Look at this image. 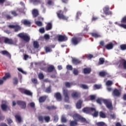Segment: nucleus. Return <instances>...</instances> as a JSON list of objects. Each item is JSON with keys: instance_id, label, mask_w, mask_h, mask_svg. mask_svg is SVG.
Segmentation results:
<instances>
[{"instance_id": "f257e3e1", "label": "nucleus", "mask_w": 126, "mask_h": 126, "mask_svg": "<svg viewBox=\"0 0 126 126\" xmlns=\"http://www.w3.org/2000/svg\"><path fill=\"white\" fill-rule=\"evenodd\" d=\"M96 102L98 104H99V105H101L102 104V102H103L105 105H106L107 109H109V110H112L113 109L112 102L109 100L104 99L102 98H98L96 100Z\"/></svg>"}, {"instance_id": "f03ea898", "label": "nucleus", "mask_w": 126, "mask_h": 126, "mask_svg": "<svg viewBox=\"0 0 126 126\" xmlns=\"http://www.w3.org/2000/svg\"><path fill=\"white\" fill-rule=\"evenodd\" d=\"M83 112L86 114H91L92 112H94L93 116L98 117V111H96V109L94 108H85L83 109Z\"/></svg>"}, {"instance_id": "7ed1b4c3", "label": "nucleus", "mask_w": 126, "mask_h": 126, "mask_svg": "<svg viewBox=\"0 0 126 126\" xmlns=\"http://www.w3.org/2000/svg\"><path fill=\"white\" fill-rule=\"evenodd\" d=\"M18 36L26 42H29L30 41V36L27 33H20L18 34Z\"/></svg>"}, {"instance_id": "20e7f679", "label": "nucleus", "mask_w": 126, "mask_h": 126, "mask_svg": "<svg viewBox=\"0 0 126 126\" xmlns=\"http://www.w3.org/2000/svg\"><path fill=\"white\" fill-rule=\"evenodd\" d=\"M73 118L74 120L77 122V121H81V122H85L86 119L85 118L82 117L78 114H75L73 116Z\"/></svg>"}, {"instance_id": "39448f33", "label": "nucleus", "mask_w": 126, "mask_h": 126, "mask_svg": "<svg viewBox=\"0 0 126 126\" xmlns=\"http://www.w3.org/2000/svg\"><path fill=\"white\" fill-rule=\"evenodd\" d=\"M1 108L2 111H4V112H6L7 110H9V107L7 106V102L5 101H2Z\"/></svg>"}, {"instance_id": "423d86ee", "label": "nucleus", "mask_w": 126, "mask_h": 126, "mask_svg": "<svg viewBox=\"0 0 126 126\" xmlns=\"http://www.w3.org/2000/svg\"><path fill=\"white\" fill-rule=\"evenodd\" d=\"M57 16L59 17L60 19H63V20H67L68 19V17H65V16L62 13V11L60 10L57 12Z\"/></svg>"}, {"instance_id": "0eeeda50", "label": "nucleus", "mask_w": 126, "mask_h": 126, "mask_svg": "<svg viewBox=\"0 0 126 126\" xmlns=\"http://www.w3.org/2000/svg\"><path fill=\"white\" fill-rule=\"evenodd\" d=\"M70 91H67L65 89H63V94L65 97V101L67 102L69 100V96H68V94H69Z\"/></svg>"}, {"instance_id": "6e6552de", "label": "nucleus", "mask_w": 126, "mask_h": 126, "mask_svg": "<svg viewBox=\"0 0 126 126\" xmlns=\"http://www.w3.org/2000/svg\"><path fill=\"white\" fill-rule=\"evenodd\" d=\"M110 8L108 6H106L103 9V12L106 14V15H112V12L109 11Z\"/></svg>"}, {"instance_id": "1a4fd4ad", "label": "nucleus", "mask_w": 126, "mask_h": 126, "mask_svg": "<svg viewBox=\"0 0 126 126\" xmlns=\"http://www.w3.org/2000/svg\"><path fill=\"white\" fill-rule=\"evenodd\" d=\"M81 41V37H73L72 39V42L73 45H77Z\"/></svg>"}, {"instance_id": "9d476101", "label": "nucleus", "mask_w": 126, "mask_h": 126, "mask_svg": "<svg viewBox=\"0 0 126 126\" xmlns=\"http://www.w3.org/2000/svg\"><path fill=\"white\" fill-rule=\"evenodd\" d=\"M17 104L20 106L21 108L22 109H25L26 108V103L23 101L19 100L17 101Z\"/></svg>"}, {"instance_id": "9b49d317", "label": "nucleus", "mask_w": 126, "mask_h": 126, "mask_svg": "<svg viewBox=\"0 0 126 126\" xmlns=\"http://www.w3.org/2000/svg\"><path fill=\"white\" fill-rule=\"evenodd\" d=\"M66 40H67V37L66 36L61 35L58 36V41L60 42H63Z\"/></svg>"}, {"instance_id": "f8f14e48", "label": "nucleus", "mask_w": 126, "mask_h": 126, "mask_svg": "<svg viewBox=\"0 0 126 126\" xmlns=\"http://www.w3.org/2000/svg\"><path fill=\"white\" fill-rule=\"evenodd\" d=\"M8 27H9V28L15 29L16 32H17L18 30H20V27L18 25H9L8 26Z\"/></svg>"}, {"instance_id": "ddd939ff", "label": "nucleus", "mask_w": 126, "mask_h": 126, "mask_svg": "<svg viewBox=\"0 0 126 126\" xmlns=\"http://www.w3.org/2000/svg\"><path fill=\"white\" fill-rule=\"evenodd\" d=\"M4 43L5 44H9L10 45H12V44H14L13 40L8 38H5Z\"/></svg>"}, {"instance_id": "4468645a", "label": "nucleus", "mask_w": 126, "mask_h": 126, "mask_svg": "<svg viewBox=\"0 0 126 126\" xmlns=\"http://www.w3.org/2000/svg\"><path fill=\"white\" fill-rule=\"evenodd\" d=\"M105 48H106L107 50H112V49L114 48V44H113V43L112 42H110L109 44L105 45Z\"/></svg>"}, {"instance_id": "2eb2a0df", "label": "nucleus", "mask_w": 126, "mask_h": 126, "mask_svg": "<svg viewBox=\"0 0 126 126\" xmlns=\"http://www.w3.org/2000/svg\"><path fill=\"white\" fill-rule=\"evenodd\" d=\"M113 95L116 97H119L121 95V92L118 89H115L113 91Z\"/></svg>"}, {"instance_id": "dca6fc26", "label": "nucleus", "mask_w": 126, "mask_h": 126, "mask_svg": "<svg viewBox=\"0 0 126 126\" xmlns=\"http://www.w3.org/2000/svg\"><path fill=\"white\" fill-rule=\"evenodd\" d=\"M71 96L74 98H77L79 96V93L76 91H73Z\"/></svg>"}, {"instance_id": "f3484780", "label": "nucleus", "mask_w": 126, "mask_h": 126, "mask_svg": "<svg viewBox=\"0 0 126 126\" xmlns=\"http://www.w3.org/2000/svg\"><path fill=\"white\" fill-rule=\"evenodd\" d=\"M55 97L56 98L58 101H61L62 100V95H61L60 93L55 94Z\"/></svg>"}, {"instance_id": "a211bd4d", "label": "nucleus", "mask_w": 126, "mask_h": 126, "mask_svg": "<svg viewBox=\"0 0 126 126\" xmlns=\"http://www.w3.org/2000/svg\"><path fill=\"white\" fill-rule=\"evenodd\" d=\"M30 2L34 4H39V3H42V0H30Z\"/></svg>"}, {"instance_id": "6ab92c4d", "label": "nucleus", "mask_w": 126, "mask_h": 126, "mask_svg": "<svg viewBox=\"0 0 126 126\" xmlns=\"http://www.w3.org/2000/svg\"><path fill=\"white\" fill-rule=\"evenodd\" d=\"M120 65L121 66H123L124 68L126 69V61L125 60H122L121 63Z\"/></svg>"}, {"instance_id": "aec40b11", "label": "nucleus", "mask_w": 126, "mask_h": 126, "mask_svg": "<svg viewBox=\"0 0 126 126\" xmlns=\"http://www.w3.org/2000/svg\"><path fill=\"white\" fill-rule=\"evenodd\" d=\"M115 24H116V25H118V26H119L120 27H122V28H124V29H126V24H120L119 22H116L115 23Z\"/></svg>"}, {"instance_id": "412c9836", "label": "nucleus", "mask_w": 126, "mask_h": 126, "mask_svg": "<svg viewBox=\"0 0 126 126\" xmlns=\"http://www.w3.org/2000/svg\"><path fill=\"white\" fill-rule=\"evenodd\" d=\"M32 15L34 17H36L39 15V12L37 9H33L32 10Z\"/></svg>"}, {"instance_id": "4be33fe9", "label": "nucleus", "mask_w": 126, "mask_h": 126, "mask_svg": "<svg viewBox=\"0 0 126 126\" xmlns=\"http://www.w3.org/2000/svg\"><path fill=\"white\" fill-rule=\"evenodd\" d=\"M81 62L80 61H79L78 59H76L75 58H73L72 59V63L74 64H78L79 63H80Z\"/></svg>"}, {"instance_id": "5701e85b", "label": "nucleus", "mask_w": 126, "mask_h": 126, "mask_svg": "<svg viewBox=\"0 0 126 126\" xmlns=\"http://www.w3.org/2000/svg\"><path fill=\"white\" fill-rule=\"evenodd\" d=\"M53 70H55V66L53 65H50L47 69L48 72H52Z\"/></svg>"}, {"instance_id": "b1692460", "label": "nucleus", "mask_w": 126, "mask_h": 126, "mask_svg": "<svg viewBox=\"0 0 126 126\" xmlns=\"http://www.w3.org/2000/svg\"><path fill=\"white\" fill-rule=\"evenodd\" d=\"M47 98L46 96H41L39 99V103H43V102H45L46 100V99Z\"/></svg>"}, {"instance_id": "393cba45", "label": "nucleus", "mask_w": 126, "mask_h": 126, "mask_svg": "<svg viewBox=\"0 0 126 126\" xmlns=\"http://www.w3.org/2000/svg\"><path fill=\"white\" fill-rule=\"evenodd\" d=\"M81 104H82V100H79V101L77 102V103L76 105L77 109H81Z\"/></svg>"}, {"instance_id": "a878e982", "label": "nucleus", "mask_w": 126, "mask_h": 126, "mask_svg": "<svg viewBox=\"0 0 126 126\" xmlns=\"http://www.w3.org/2000/svg\"><path fill=\"white\" fill-rule=\"evenodd\" d=\"M91 34H92V36H93V37H94V38H100V37H101V35H100V34L99 33H92Z\"/></svg>"}, {"instance_id": "bb28decb", "label": "nucleus", "mask_w": 126, "mask_h": 126, "mask_svg": "<svg viewBox=\"0 0 126 126\" xmlns=\"http://www.w3.org/2000/svg\"><path fill=\"white\" fill-rule=\"evenodd\" d=\"M1 53L2 54V55H6V56H7V57H8L9 58H10L11 56L10 54H9V53H8V52L4 50L1 52Z\"/></svg>"}, {"instance_id": "cd10ccee", "label": "nucleus", "mask_w": 126, "mask_h": 126, "mask_svg": "<svg viewBox=\"0 0 126 126\" xmlns=\"http://www.w3.org/2000/svg\"><path fill=\"white\" fill-rule=\"evenodd\" d=\"M10 77V74L9 73H7L5 74V76L3 77V80H6V79H8Z\"/></svg>"}, {"instance_id": "c85d7f7f", "label": "nucleus", "mask_w": 126, "mask_h": 126, "mask_svg": "<svg viewBox=\"0 0 126 126\" xmlns=\"http://www.w3.org/2000/svg\"><path fill=\"white\" fill-rule=\"evenodd\" d=\"M22 23L24 24V25H29L30 24V21L27 20H23L21 21Z\"/></svg>"}, {"instance_id": "c756f323", "label": "nucleus", "mask_w": 126, "mask_h": 126, "mask_svg": "<svg viewBox=\"0 0 126 126\" xmlns=\"http://www.w3.org/2000/svg\"><path fill=\"white\" fill-rule=\"evenodd\" d=\"M51 29H52V23H49L46 26V30L48 31L49 30H51Z\"/></svg>"}, {"instance_id": "7c9ffc66", "label": "nucleus", "mask_w": 126, "mask_h": 126, "mask_svg": "<svg viewBox=\"0 0 126 126\" xmlns=\"http://www.w3.org/2000/svg\"><path fill=\"white\" fill-rule=\"evenodd\" d=\"M23 93L24 94H26V95H30V96L32 95V93H31V92L27 90H24Z\"/></svg>"}, {"instance_id": "2f4dec72", "label": "nucleus", "mask_w": 126, "mask_h": 126, "mask_svg": "<svg viewBox=\"0 0 126 126\" xmlns=\"http://www.w3.org/2000/svg\"><path fill=\"white\" fill-rule=\"evenodd\" d=\"M91 72V69L90 68H85L84 69V73H89Z\"/></svg>"}, {"instance_id": "473e14b6", "label": "nucleus", "mask_w": 126, "mask_h": 126, "mask_svg": "<svg viewBox=\"0 0 126 126\" xmlns=\"http://www.w3.org/2000/svg\"><path fill=\"white\" fill-rule=\"evenodd\" d=\"M99 74L100 76H102L103 77H104V76H106V75H108V73L106 71L100 72Z\"/></svg>"}, {"instance_id": "72a5a7b5", "label": "nucleus", "mask_w": 126, "mask_h": 126, "mask_svg": "<svg viewBox=\"0 0 126 126\" xmlns=\"http://www.w3.org/2000/svg\"><path fill=\"white\" fill-rule=\"evenodd\" d=\"M65 85L66 87H67V88H70V87H71V86H72V83H69L68 82H66L65 83Z\"/></svg>"}, {"instance_id": "f704fd0d", "label": "nucleus", "mask_w": 126, "mask_h": 126, "mask_svg": "<svg viewBox=\"0 0 126 126\" xmlns=\"http://www.w3.org/2000/svg\"><path fill=\"white\" fill-rule=\"evenodd\" d=\"M44 120L46 123H49L50 122V120H51V118L49 116H44Z\"/></svg>"}, {"instance_id": "c9c22d12", "label": "nucleus", "mask_w": 126, "mask_h": 126, "mask_svg": "<svg viewBox=\"0 0 126 126\" xmlns=\"http://www.w3.org/2000/svg\"><path fill=\"white\" fill-rule=\"evenodd\" d=\"M15 117L16 120H17V121L19 122V123H21V121L22 119H21V117H20V116L15 115Z\"/></svg>"}, {"instance_id": "e433bc0d", "label": "nucleus", "mask_w": 126, "mask_h": 126, "mask_svg": "<svg viewBox=\"0 0 126 126\" xmlns=\"http://www.w3.org/2000/svg\"><path fill=\"white\" fill-rule=\"evenodd\" d=\"M33 47L36 49H38V48H39V43H38L37 41H34Z\"/></svg>"}, {"instance_id": "4c0bfd02", "label": "nucleus", "mask_w": 126, "mask_h": 126, "mask_svg": "<svg viewBox=\"0 0 126 126\" xmlns=\"http://www.w3.org/2000/svg\"><path fill=\"white\" fill-rule=\"evenodd\" d=\"M35 23L37 25V26L41 27L43 26V23L41 21H35Z\"/></svg>"}, {"instance_id": "58836bf2", "label": "nucleus", "mask_w": 126, "mask_h": 126, "mask_svg": "<svg viewBox=\"0 0 126 126\" xmlns=\"http://www.w3.org/2000/svg\"><path fill=\"white\" fill-rule=\"evenodd\" d=\"M76 125H77V122L76 121H74L70 122V126H76Z\"/></svg>"}, {"instance_id": "ea45409f", "label": "nucleus", "mask_w": 126, "mask_h": 126, "mask_svg": "<svg viewBox=\"0 0 126 126\" xmlns=\"http://www.w3.org/2000/svg\"><path fill=\"white\" fill-rule=\"evenodd\" d=\"M113 84V82L112 81H107L106 83V86H111Z\"/></svg>"}, {"instance_id": "a19ab883", "label": "nucleus", "mask_w": 126, "mask_h": 126, "mask_svg": "<svg viewBox=\"0 0 126 126\" xmlns=\"http://www.w3.org/2000/svg\"><path fill=\"white\" fill-rule=\"evenodd\" d=\"M105 62V59L104 58H100L99 59V64H103Z\"/></svg>"}, {"instance_id": "79ce46f5", "label": "nucleus", "mask_w": 126, "mask_h": 126, "mask_svg": "<svg viewBox=\"0 0 126 126\" xmlns=\"http://www.w3.org/2000/svg\"><path fill=\"white\" fill-rule=\"evenodd\" d=\"M100 117V118H106V114L105 113H103L102 112H100L99 113Z\"/></svg>"}, {"instance_id": "37998d69", "label": "nucleus", "mask_w": 126, "mask_h": 126, "mask_svg": "<svg viewBox=\"0 0 126 126\" xmlns=\"http://www.w3.org/2000/svg\"><path fill=\"white\" fill-rule=\"evenodd\" d=\"M45 50L46 53H50V52H52V49L50 47H45Z\"/></svg>"}, {"instance_id": "c03bdc74", "label": "nucleus", "mask_w": 126, "mask_h": 126, "mask_svg": "<svg viewBox=\"0 0 126 126\" xmlns=\"http://www.w3.org/2000/svg\"><path fill=\"white\" fill-rule=\"evenodd\" d=\"M120 48L122 51H125V50H126V44L121 45Z\"/></svg>"}, {"instance_id": "a18cd8bd", "label": "nucleus", "mask_w": 126, "mask_h": 126, "mask_svg": "<svg viewBox=\"0 0 126 126\" xmlns=\"http://www.w3.org/2000/svg\"><path fill=\"white\" fill-rule=\"evenodd\" d=\"M97 126H105V123L101 122H98L96 123Z\"/></svg>"}, {"instance_id": "49530a36", "label": "nucleus", "mask_w": 126, "mask_h": 126, "mask_svg": "<svg viewBox=\"0 0 126 126\" xmlns=\"http://www.w3.org/2000/svg\"><path fill=\"white\" fill-rule=\"evenodd\" d=\"M61 121L62 123H66V119H65V117L64 116V115H62Z\"/></svg>"}, {"instance_id": "de8ad7c7", "label": "nucleus", "mask_w": 126, "mask_h": 126, "mask_svg": "<svg viewBox=\"0 0 126 126\" xmlns=\"http://www.w3.org/2000/svg\"><path fill=\"white\" fill-rule=\"evenodd\" d=\"M17 69L18 70H19V71H20V72H22V73H23V74H26V72L24 71L23 69H22V68H18Z\"/></svg>"}, {"instance_id": "09e8293b", "label": "nucleus", "mask_w": 126, "mask_h": 126, "mask_svg": "<svg viewBox=\"0 0 126 126\" xmlns=\"http://www.w3.org/2000/svg\"><path fill=\"white\" fill-rule=\"evenodd\" d=\"M73 74H74V75H77L78 74V70H77V69L74 68L73 69Z\"/></svg>"}, {"instance_id": "8fccbe9b", "label": "nucleus", "mask_w": 126, "mask_h": 126, "mask_svg": "<svg viewBox=\"0 0 126 126\" xmlns=\"http://www.w3.org/2000/svg\"><path fill=\"white\" fill-rule=\"evenodd\" d=\"M38 77L39 79H44V74L42 73H39L38 74Z\"/></svg>"}, {"instance_id": "3c124183", "label": "nucleus", "mask_w": 126, "mask_h": 126, "mask_svg": "<svg viewBox=\"0 0 126 126\" xmlns=\"http://www.w3.org/2000/svg\"><path fill=\"white\" fill-rule=\"evenodd\" d=\"M81 88H83V89H88V86L86 85H81Z\"/></svg>"}, {"instance_id": "603ef678", "label": "nucleus", "mask_w": 126, "mask_h": 126, "mask_svg": "<svg viewBox=\"0 0 126 126\" xmlns=\"http://www.w3.org/2000/svg\"><path fill=\"white\" fill-rule=\"evenodd\" d=\"M38 120H39V122H43V121H44V117H43L42 116H39L38 117Z\"/></svg>"}, {"instance_id": "864d4df0", "label": "nucleus", "mask_w": 126, "mask_h": 126, "mask_svg": "<svg viewBox=\"0 0 126 126\" xmlns=\"http://www.w3.org/2000/svg\"><path fill=\"white\" fill-rule=\"evenodd\" d=\"M17 83H18V80L17 79V78H14L13 79V84H17Z\"/></svg>"}, {"instance_id": "5fc2aeb1", "label": "nucleus", "mask_w": 126, "mask_h": 126, "mask_svg": "<svg viewBox=\"0 0 126 126\" xmlns=\"http://www.w3.org/2000/svg\"><path fill=\"white\" fill-rule=\"evenodd\" d=\"M66 68L68 69V70H72V66L68 65L66 66Z\"/></svg>"}, {"instance_id": "6e6d98bb", "label": "nucleus", "mask_w": 126, "mask_h": 126, "mask_svg": "<svg viewBox=\"0 0 126 126\" xmlns=\"http://www.w3.org/2000/svg\"><path fill=\"white\" fill-rule=\"evenodd\" d=\"M81 16V13L80 12H77V15H76V19H78V18H79V16Z\"/></svg>"}, {"instance_id": "4d7b16f0", "label": "nucleus", "mask_w": 126, "mask_h": 126, "mask_svg": "<svg viewBox=\"0 0 126 126\" xmlns=\"http://www.w3.org/2000/svg\"><path fill=\"white\" fill-rule=\"evenodd\" d=\"M5 39V38L2 37H0V43L1 44H2V43H3V42H4V40Z\"/></svg>"}, {"instance_id": "13d9d810", "label": "nucleus", "mask_w": 126, "mask_h": 126, "mask_svg": "<svg viewBox=\"0 0 126 126\" xmlns=\"http://www.w3.org/2000/svg\"><path fill=\"white\" fill-rule=\"evenodd\" d=\"M94 87H95L96 89H100V88L101 87V85H94Z\"/></svg>"}, {"instance_id": "bf43d9fd", "label": "nucleus", "mask_w": 126, "mask_h": 126, "mask_svg": "<svg viewBox=\"0 0 126 126\" xmlns=\"http://www.w3.org/2000/svg\"><path fill=\"white\" fill-rule=\"evenodd\" d=\"M86 57L88 60H91V59H92L93 58V55L89 54L86 56Z\"/></svg>"}, {"instance_id": "052dcab7", "label": "nucleus", "mask_w": 126, "mask_h": 126, "mask_svg": "<svg viewBox=\"0 0 126 126\" xmlns=\"http://www.w3.org/2000/svg\"><path fill=\"white\" fill-rule=\"evenodd\" d=\"M44 37L45 40H49L50 39V35L49 34H45Z\"/></svg>"}, {"instance_id": "680f3d73", "label": "nucleus", "mask_w": 126, "mask_h": 126, "mask_svg": "<svg viewBox=\"0 0 126 126\" xmlns=\"http://www.w3.org/2000/svg\"><path fill=\"white\" fill-rule=\"evenodd\" d=\"M47 109H48V110H53L54 109H56V107L54 106H48L47 107Z\"/></svg>"}, {"instance_id": "e2e57ef3", "label": "nucleus", "mask_w": 126, "mask_h": 126, "mask_svg": "<svg viewBox=\"0 0 126 126\" xmlns=\"http://www.w3.org/2000/svg\"><path fill=\"white\" fill-rule=\"evenodd\" d=\"M32 81L33 83H37L38 82V81L35 78L32 79Z\"/></svg>"}, {"instance_id": "0e129e2a", "label": "nucleus", "mask_w": 126, "mask_h": 126, "mask_svg": "<svg viewBox=\"0 0 126 126\" xmlns=\"http://www.w3.org/2000/svg\"><path fill=\"white\" fill-rule=\"evenodd\" d=\"M46 92L47 93H51V88L48 87L46 90Z\"/></svg>"}, {"instance_id": "69168bd1", "label": "nucleus", "mask_w": 126, "mask_h": 126, "mask_svg": "<svg viewBox=\"0 0 126 126\" xmlns=\"http://www.w3.org/2000/svg\"><path fill=\"white\" fill-rule=\"evenodd\" d=\"M30 106H31L32 108H34V107H35V103L34 102H31L30 103Z\"/></svg>"}, {"instance_id": "338daca9", "label": "nucleus", "mask_w": 126, "mask_h": 126, "mask_svg": "<svg viewBox=\"0 0 126 126\" xmlns=\"http://www.w3.org/2000/svg\"><path fill=\"white\" fill-rule=\"evenodd\" d=\"M39 32L40 33H44L45 32V30L44 28H41L39 29Z\"/></svg>"}, {"instance_id": "774afa93", "label": "nucleus", "mask_w": 126, "mask_h": 126, "mask_svg": "<svg viewBox=\"0 0 126 126\" xmlns=\"http://www.w3.org/2000/svg\"><path fill=\"white\" fill-rule=\"evenodd\" d=\"M110 117L111 119H116V115L115 114H111Z\"/></svg>"}]
</instances>
